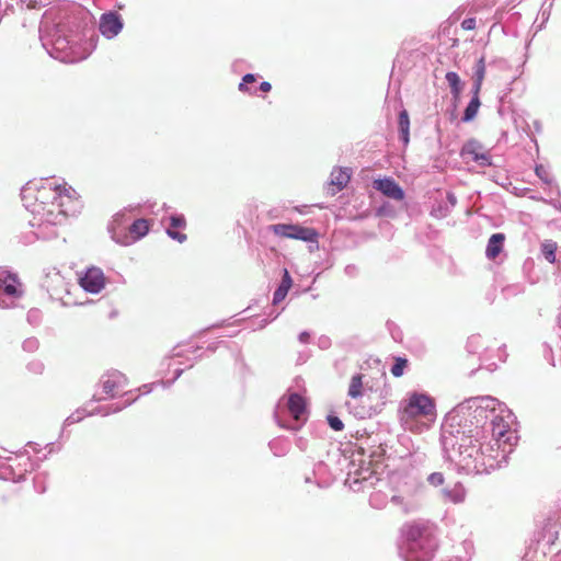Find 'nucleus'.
<instances>
[{
    "label": "nucleus",
    "mask_w": 561,
    "mask_h": 561,
    "mask_svg": "<svg viewBox=\"0 0 561 561\" xmlns=\"http://www.w3.org/2000/svg\"><path fill=\"white\" fill-rule=\"evenodd\" d=\"M41 198L51 196V202L42 201V209L49 215L69 216L76 213L79 205L77 192L66 184L56 185L54 188H42L38 191Z\"/></svg>",
    "instance_id": "nucleus-1"
},
{
    "label": "nucleus",
    "mask_w": 561,
    "mask_h": 561,
    "mask_svg": "<svg viewBox=\"0 0 561 561\" xmlns=\"http://www.w3.org/2000/svg\"><path fill=\"white\" fill-rule=\"evenodd\" d=\"M435 416L436 408L434 400L423 393H412L402 411L403 420L425 417L432 422Z\"/></svg>",
    "instance_id": "nucleus-2"
},
{
    "label": "nucleus",
    "mask_w": 561,
    "mask_h": 561,
    "mask_svg": "<svg viewBox=\"0 0 561 561\" xmlns=\"http://www.w3.org/2000/svg\"><path fill=\"white\" fill-rule=\"evenodd\" d=\"M407 536L411 541L409 547L410 553H416L419 550L422 551V556L415 557V561L431 560L436 548L433 538L428 534L424 535L423 529L416 525L409 526Z\"/></svg>",
    "instance_id": "nucleus-3"
},
{
    "label": "nucleus",
    "mask_w": 561,
    "mask_h": 561,
    "mask_svg": "<svg viewBox=\"0 0 561 561\" xmlns=\"http://www.w3.org/2000/svg\"><path fill=\"white\" fill-rule=\"evenodd\" d=\"M270 230L277 237L313 242L318 233L312 228L291 224H276L270 226Z\"/></svg>",
    "instance_id": "nucleus-4"
},
{
    "label": "nucleus",
    "mask_w": 561,
    "mask_h": 561,
    "mask_svg": "<svg viewBox=\"0 0 561 561\" xmlns=\"http://www.w3.org/2000/svg\"><path fill=\"white\" fill-rule=\"evenodd\" d=\"M106 284V278L99 267H90L79 276V285L88 293L98 294Z\"/></svg>",
    "instance_id": "nucleus-5"
},
{
    "label": "nucleus",
    "mask_w": 561,
    "mask_h": 561,
    "mask_svg": "<svg viewBox=\"0 0 561 561\" xmlns=\"http://www.w3.org/2000/svg\"><path fill=\"white\" fill-rule=\"evenodd\" d=\"M100 32L107 38L116 36L123 28V22L116 12H107L101 15Z\"/></svg>",
    "instance_id": "nucleus-6"
},
{
    "label": "nucleus",
    "mask_w": 561,
    "mask_h": 561,
    "mask_svg": "<svg viewBox=\"0 0 561 561\" xmlns=\"http://www.w3.org/2000/svg\"><path fill=\"white\" fill-rule=\"evenodd\" d=\"M127 385V378L119 371L111 373L103 380V391L110 398H114L124 390Z\"/></svg>",
    "instance_id": "nucleus-7"
},
{
    "label": "nucleus",
    "mask_w": 561,
    "mask_h": 561,
    "mask_svg": "<svg viewBox=\"0 0 561 561\" xmlns=\"http://www.w3.org/2000/svg\"><path fill=\"white\" fill-rule=\"evenodd\" d=\"M374 188L394 201H402L404 198L403 190L390 178L375 180Z\"/></svg>",
    "instance_id": "nucleus-8"
},
{
    "label": "nucleus",
    "mask_w": 561,
    "mask_h": 561,
    "mask_svg": "<svg viewBox=\"0 0 561 561\" xmlns=\"http://www.w3.org/2000/svg\"><path fill=\"white\" fill-rule=\"evenodd\" d=\"M20 287L21 283L16 274L5 272L4 275L0 277V290L7 296L15 298L21 297L23 291Z\"/></svg>",
    "instance_id": "nucleus-9"
},
{
    "label": "nucleus",
    "mask_w": 561,
    "mask_h": 561,
    "mask_svg": "<svg viewBox=\"0 0 561 561\" xmlns=\"http://www.w3.org/2000/svg\"><path fill=\"white\" fill-rule=\"evenodd\" d=\"M351 180V171L347 168H335L331 172L329 187L331 194L342 191Z\"/></svg>",
    "instance_id": "nucleus-10"
},
{
    "label": "nucleus",
    "mask_w": 561,
    "mask_h": 561,
    "mask_svg": "<svg viewBox=\"0 0 561 561\" xmlns=\"http://www.w3.org/2000/svg\"><path fill=\"white\" fill-rule=\"evenodd\" d=\"M479 432L474 435H463L459 442V453L465 455L467 458H473L481 450V444L479 442Z\"/></svg>",
    "instance_id": "nucleus-11"
},
{
    "label": "nucleus",
    "mask_w": 561,
    "mask_h": 561,
    "mask_svg": "<svg viewBox=\"0 0 561 561\" xmlns=\"http://www.w3.org/2000/svg\"><path fill=\"white\" fill-rule=\"evenodd\" d=\"M186 220L182 215H173L170 217V227L167 230V233L172 239L176 240L180 243L186 241L187 237L185 233L180 230L185 229Z\"/></svg>",
    "instance_id": "nucleus-12"
},
{
    "label": "nucleus",
    "mask_w": 561,
    "mask_h": 561,
    "mask_svg": "<svg viewBox=\"0 0 561 561\" xmlns=\"http://www.w3.org/2000/svg\"><path fill=\"white\" fill-rule=\"evenodd\" d=\"M505 239V234L501 232L493 233L490 237L485 249V256L489 260H495L500 255L503 251Z\"/></svg>",
    "instance_id": "nucleus-13"
},
{
    "label": "nucleus",
    "mask_w": 561,
    "mask_h": 561,
    "mask_svg": "<svg viewBox=\"0 0 561 561\" xmlns=\"http://www.w3.org/2000/svg\"><path fill=\"white\" fill-rule=\"evenodd\" d=\"M287 405L290 415L297 421L306 413V400L298 393L288 397Z\"/></svg>",
    "instance_id": "nucleus-14"
},
{
    "label": "nucleus",
    "mask_w": 561,
    "mask_h": 561,
    "mask_svg": "<svg viewBox=\"0 0 561 561\" xmlns=\"http://www.w3.org/2000/svg\"><path fill=\"white\" fill-rule=\"evenodd\" d=\"M291 284H293L291 277H290L288 271L285 268L282 283H280L279 287L274 293V298H273L274 304L280 302L282 300L285 299L288 290L291 287Z\"/></svg>",
    "instance_id": "nucleus-15"
},
{
    "label": "nucleus",
    "mask_w": 561,
    "mask_h": 561,
    "mask_svg": "<svg viewBox=\"0 0 561 561\" xmlns=\"http://www.w3.org/2000/svg\"><path fill=\"white\" fill-rule=\"evenodd\" d=\"M398 125L401 134V139L404 142V145H408L410 141V118L407 110H402L399 113Z\"/></svg>",
    "instance_id": "nucleus-16"
},
{
    "label": "nucleus",
    "mask_w": 561,
    "mask_h": 561,
    "mask_svg": "<svg viewBox=\"0 0 561 561\" xmlns=\"http://www.w3.org/2000/svg\"><path fill=\"white\" fill-rule=\"evenodd\" d=\"M480 105H481V102H480L479 93H476V90H473V96L463 112L462 121L463 122L472 121L476 117Z\"/></svg>",
    "instance_id": "nucleus-17"
},
{
    "label": "nucleus",
    "mask_w": 561,
    "mask_h": 561,
    "mask_svg": "<svg viewBox=\"0 0 561 561\" xmlns=\"http://www.w3.org/2000/svg\"><path fill=\"white\" fill-rule=\"evenodd\" d=\"M149 231V221L146 219H137L129 227V232L135 240L145 237Z\"/></svg>",
    "instance_id": "nucleus-18"
},
{
    "label": "nucleus",
    "mask_w": 561,
    "mask_h": 561,
    "mask_svg": "<svg viewBox=\"0 0 561 561\" xmlns=\"http://www.w3.org/2000/svg\"><path fill=\"white\" fill-rule=\"evenodd\" d=\"M484 77H485V58L481 57L477 62L476 71H474L473 90H476V93H480Z\"/></svg>",
    "instance_id": "nucleus-19"
},
{
    "label": "nucleus",
    "mask_w": 561,
    "mask_h": 561,
    "mask_svg": "<svg viewBox=\"0 0 561 561\" xmlns=\"http://www.w3.org/2000/svg\"><path fill=\"white\" fill-rule=\"evenodd\" d=\"M510 425L504 421L502 416H495L492 420V436L499 440L501 439L507 432Z\"/></svg>",
    "instance_id": "nucleus-20"
},
{
    "label": "nucleus",
    "mask_w": 561,
    "mask_h": 561,
    "mask_svg": "<svg viewBox=\"0 0 561 561\" xmlns=\"http://www.w3.org/2000/svg\"><path fill=\"white\" fill-rule=\"evenodd\" d=\"M363 387H364V385H363V375H360V374L355 375L351 379L347 394L351 398L356 399V398H358V397H360L363 394Z\"/></svg>",
    "instance_id": "nucleus-21"
},
{
    "label": "nucleus",
    "mask_w": 561,
    "mask_h": 561,
    "mask_svg": "<svg viewBox=\"0 0 561 561\" xmlns=\"http://www.w3.org/2000/svg\"><path fill=\"white\" fill-rule=\"evenodd\" d=\"M494 411V400L491 399H481L478 401L474 408V417H488V411Z\"/></svg>",
    "instance_id": "nucleus-22"
},
{
    "label": "nucleus",
    "mask_w": 561,
    "mask_h": 561,
    "mask_svg": "<svg viewBox=\"0 0 561 561\" xmlns=\"http://www.w3.org/2000/svg\"><path fill=\"white\" fill-rule=\"evenodd\" d=\"M557 249H558V245L552 240H546L541 244L542 254H543L545 259L550 263H554V261H556Z\"/></svg>",
    "instance_id": "nucleus-23"
},
{
    "label": "nucleus",
    "mask_w": 561,
    "mask_h": 561,
    "mask_svg": "<svg viewBox=\"0 0 561 561\" xmlns=\"http://www.w3.org/2000/svg\"><path fill=\"white\" fill-rule=\"evenodd\" d=\"M446 80L451 89L453 94L458 96L461 90L459 76L454 71H449L446 73Z\"/></svg>",
    "instance_id": "nucleus-24"
},
{
    "label": "nucleus",
    "mask_w": 561,
    "mask_h": 561,
    "mask_svg": "<svg viewBox=\"0 0 561 561\" xmlns=\"http://www.w3.org/2000/svg\"><path fill=\"white\" fill-rule=\"evenodd\" d=\"M409 362L403 357H394V364L391 367V374L393 377L399 378L403 375L404 369L408 367Z\"/></svg>",
    "instance_id": "nucleus-25"
},
{
    "label": "nucleus",
    "mask_w": 561,
    "mask_h": 561,
    "mask_svg": "<svg viewBox=\"0 0 561 561\" xmlns=\"http://www.w3.org/2000/svg\"><path fill=\"white\" fill-rule=\"evenodd\" d=\"M328 423L330 427L336 432L342 431L344 428V423L340 420V417L335 415H329Z\"/></svg>",
    "instance_id": "nucleus-26"
},
{
    "label": "nucleus",
    "mask_w": 561,
    "mask_h": 561,
    "mask_svg": "<svg viewBox=\"0 0 561 561\" xmlns=\"http://www.w3.org/2000/svg\"><path fill=\"white\" fill-rule=\"evenodd\" d=\"M535 172L543 182L550 183L551 178L549 171L543 165H537Z\"/></svg>",
    "instance_id": "nucleus-27"
},
{
    "label": "nucleus",
    "mask_w": 561,
    "mask_h": 561,
    "mask_svg": "<svg viewBox=\"0 0 561 561\" xmlns=\"http://www.w3.org/2000/svg\"><path fill=\"white\" fill-rule=\"evenodd\" d=\"M428 482L432 485L438 486L444 483V477L440 472H434L428 477Z\"/></svg>",
    "instance_id": "nucleus-28"
},
{
    "label": "nucleus",
    "mask_w": 561,
    "mask_h": 561,
    "mask_svg": "<svg viewBox=\"0 0 561 561\" xmlns=\"http://www.w3.org/2000/svg\"><path fill=\"white\" fill-rule=\"evenodd\" d=\"M255 81V77L252 73H248L242 78V82L239 84L240 91H248L247 83H252Z\"/></svg>",
    "instance_id": "nucleus-29"
},
{
    "label": "nucleus",
    "mask_w": 561,
    "mask_h": 561,
    "mask_svg": "<svg viewBox=\"0 0 561 561\" xmlns=\"http://www.w3.org/2000/svg\"><path fill=\"white\" fill-rule=\"evenodd\" d=\"M476 26H477V21L474 18H468L461 22V27L465 31H472L476 28Z\"/></svg>",
    "instance_id": "nucleus-30"
},
{
    "label": "nucleus",
    "mask_w": 561,
    "mask_h": 561,
    "mask_svg": "<svg viewBox=\"0 0 561 561\" xmlns=\"http://www.w3.org/2000/svg\"><path fill=\"white\" fill-rule=\"evenodd\" d=\"M271 89H272V85L270 82L264 81L260 84V90L263 92H270Z\"/></svg>",
    "instance_id": "nucleus-31"
},
{
    "label": "nucleus",
    "mask_w": 561,
    "mask_h": 561,
    "mask_svg": "<svg viewBox=\"0 0 561 561\" xmlns=\"http://www.w3.org/2000/svg\"><path fill=\"white\" fill-rule=\"evenodd\" d=\"M473 159H474L476 161H478V160H485V161H486V160H488V158H486L484 154H481V156H479V154H474V158H473Z\"/></svg>",
    "instance_id": "nucleus-32"
},
{
    "label": "nucleus",
    "mask_w": 561,
    "mask_h": 561,
    "mask_svg": "<svg viewBox=\"0 0 561 561\" xmlns=\"http://www.w3.org/2000/svg\"><path fill=\"white\" fill-rule=\"evenodd\" d=\"M308 336H309V335H308V333H302V334L300 335V340H301V341H306V340L308 339Z\"/></svg>",
    "instance_id": "nucleus-33"
}]
</instances>
